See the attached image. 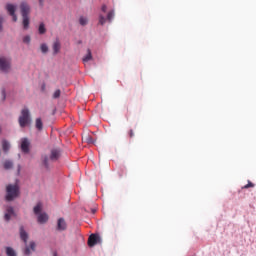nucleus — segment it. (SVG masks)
Masks as SVG:
<instances>
[{
  "label": "nucleus",
  "instance_id": "10",
  "mask_svg": "<svg viewBox=\"0 0 256 256\" xmlns=\"http://www.w3.org/2000/svg\"><path fill=\"white\" fill-rule=\"evenodd\" d=\"M67 229V222L64 218H59L57 222V231H65Z\"/></svg>",
  "mask_w": 256,
  "mask_h": 256
},
{
  "label": "nucleus",
  "instance_id": "15",
  "mask_svg": "<svg viewBox=\"0 0 256 256\" xmlns=\"http://www.w3.org/2000/svg\"><path fill=\"white\" fill-rule=\"evenodd\" d=\"M93 59V55L91 54V49L87 50L86 56L83 58L84 63H87Z\"/></svg>",
  "mask_w": 256,
  "mask_h": 256
},
{
  "label": "nucleus",
  "instance_id": "4",
  "mask_svg": "<svg viewBox=\"0 0 256 256\" xmlns=\"http://www.w3.org/2000/svg\"><path fill=\"white\" fill-rule=\"evenodd\" d=\"M11 58L7 56H0V71L3 73H9L11 71Z\"/></svg>",
  "mask_w": 256,
  "mask_h": 256
},
{
  "label": "nucleus",
  "instance_id": "26",
  "mask_svg": "<svg viewBox=\"0 0 256 256\" xmlns=\"http://www.w3.org/2000/svg\"><path fill=\"white\" fill-rule=\"evenodd\" d=\"M61 97V90L57 89L54 93H53V99H59Z\"/></svg>",
  "mask_w": 256,
  "mask_h": 256
},
{
  "label": "nucleus",
  "instance_id": "37",
  "mask_svg": "<svg viewBox=\"0 0 256 256\" xmlns=\"http://www.w3.org/2000/svg\"><path fill=\"white\" fill-rule=\"evenodd\" d=\"M0 31H3V24H0Z\"/></svg>",
  "mask_w": 256,
  "mask_h": 256
},
{
  "label": "nucleus",
  "instance_id": "12",
  "mask_svg": "<svg viewBox=\"0 0 256 256\" xmlns=\"http://www.w3.org/2000/svg\"><path fill=\"white\" fill-rule=\"evenodd\" d=\"M49 221V216L46 213H40L38 215V223H47Z\"/></svg>",
  "mask_w": 256,
  "mask_h": 256
},
{
  "label": "nucleus",
  "instance_id": "24",
  "mask_svg": "<svg viewBox=\"0 0 256 256\" xmlns=\"http://www.w3.org/2000/svg\"><path fill=\"white\" fill-rule=\"evenodd\" d=\"M4 169H13V163L10 160L4 162Z\"/></svg>",
  "mask_w": 256,
  "mask_h": 256
},
{
  "label": "nucleus",
  "instance_id": "5",
  "mask_svg": "<svg viewBox=\"0 0 256 256\" xmlns=\"http://www.w3.org/2000/svg\"><path fill=\"white\" fill-rule=\"evenodd\" d=\"M97 243H101V237L99 236V234H91L88 238L89 247H95Z\"/></svg>",
  "mask_w": 256,
  "mask_h": 256
},
{
  "label": "nucleus",
  "instance_id": "23",
  "mask_svg": "<svg viewBox=\"0 0 256 256\" xmlns=\"http://www.w3.org/2000/svg\"><path fill=\"white\" fill-rule=\"evenodd\" d=\"M113 17H115V11L111 10L107 14V20L109 21V23H111V21H113Z\"/></svg>",
  "mask_w": 256,
  "mask_h": 256
},
{
  "label": "nucleus",
  "instance_id": "14",
  "mask_svg": "<svg viewBox=\"0 0 256 256\" xmlns=\"http://www.w3.org/2000/svg\"><path fill=\"white\" fill-rule=\"evenodd\" d=\"M2 149L5 153H9V149H11V144L7 140L2 141Z\"/></svg>",
  "mask_w": 256,
  "mask_h": 256
},
{
  "label": "nucleus",
  "instance_id": "2",
  "mask_svg": "<svg viewBox=\"0 0 256 256\" xmlns=\"http://www.w3.org/2000/svg\"><path fill=\"white\" fill-rule=\"evenodd\" d=\"M20 10L23 19V27L24 29H29V13H31V7H29V4H27V2H22L20 4Z\"/></svg>",
  "mask_w": 256,
  "mask_h": 256
},
{
  "label": "nucleus",
  "instance_id": "29",
  "mask_svg": "<svg viewBox=\"0 0 256 256\" xmlns=\"http://www.w3.org/2000/svg\"><path fill=\"white\" fill-rule=\"evenodd\" d=\"M85 141L88 142L89 144L93 143V138L91 136H86Z\"/></svg>",
  "mask_w": 256,
  "mask_h": 256
},
{
  "label": "nucleus",
  "instance_id": "1",
  "mask_svg": "<svg viewBox=\"0 0 256 256\" xmlns=\"http://www.w3.org/2000/svg\"><path fill=\"white\" fill-rule=\"evenodd\" d=\"M19 184H9L6 186V201H14L20 195Z\"/></svg>",
  "mask_w": 256,
  "mask_h": 256
},
{
  "label": "nucleus",
  "instance_id": "18",
  "mask_svg": "<svg viewBox=\"0 0 256 256\" xmlns=\"http://www.w3.org/2000/svg\"><path fill=\"white\" fill-rule=\"evenodd\" d=\"M6 255L17 256V253H15V250L12 247H6Z\"/></svg>",
  "mask_w": 256,
  "mask_h": 256
},
{
  "label": "nucleus",
  "instance_id": "11",
  "mask_svg": "<svg viewBox=\"0 0 256 256\" xmlns=\"http://www.w3.org/2000/svg\"><path fill=\"white\" fill-rule=\"evenodd\" d=\"M52 49H53V55H57L61 51V42L59 41V39H56L53 42Z\"/></svg>",
  "mask_w": 256,
  "mask_h": 256
},
{
  "label": "nucleus",
  "instance_id": "34",
  "mask_svg": "<svg viewBox=\"0 0 256 256\" xmlns=\"http://www.w3.org/2000/svg\"><path fill=\"white\" fill-rule=\"evenodd\" d=\"M30 248L32 249V251H35V242L30 243Z\"/></svg>",
  "mask_w": 256,
  "mask_h": 256
},
{
  "label": "nucleus",
  "instance_id": "9",
  "mask_svg": "<svg viewBox=\"0 0 256 256\" xmlns=\"http://www.w3.org/2000/svg\"><path fill=\"white\" fill-rule=\"evenodd\" d=\"M30 145H31V143L29 142V140L27 138L21 139V150L23 151V153H29Z\"/></svg>",
  "mask_w": 256,
  "mask_h": 256
},
{
  "label": "nucleus",
  "instance_id": "38",
  "mask_svg": "<svg viewBox=\"0 0 256 256\" xmlns=\"http://www.w3.org/2000/svg\"><path fill=\"white\" fill-rule=\"evenodd\" d=\"M53 256H57V252H54V253H53Z\"/></svg>",
  "mask_w": 256,
  "mask_h": 256
},
{
  "label": "nucleus",
  "instance_id": "20",
  "mask_svg": "<svg viewBox=\"0 0 256 256\" xmlns=\"http://www.w3.org/2000/svg\"><path fill=\"white\" fill-rule=\"evenodd\" d=\"M36 129H38V131L43 129V121H41V118L36 119Z\"/></svg>",
  "mask_w": 256,
  "mask_h": 256
},
{
  "label": "nucleus",
  "instance_id": "32",
  "mask_svg": "<svg viewBox=\"0 0 256 256\" xmlns=\"http://www.w3.org/2000/svg\"><path fill=\"white\" fill-rule=\"evenodd\" d=\"M101 11L103 12V13H107V5H102V7H101Z\"/></svg>",
  "mask_w": 256,
  "mask_h": 256
},
{
  "label": "nucleus",
  "instance_id": "33",
  "mask_svg": "<svg viewBox=\"0 0 256 256\" xmlns=\"http://www.w3.org/2000/svg\"><path fill=\"white\" fill-rule=\"evenodd\" d=\"M39 5H40V7H44L45 6V0H39Z\"/></svg>",
  "mask_w": 256,
  "mask_h": 256
},
{
  "label": "nucleus",
  "instance_id": "8",
  "mask_svg": "<svg viewBox=\"0 0 256 256\" xmlns=\"http://www.w3.org/2000/svg\"><path fill=\"white\" fill-rule=\"evenodd\" d=\"M11 217H15V210L13 209V207L8 206L4 214V219L5 221H11Z\"/></svg>",
  "mask_w": 256,
  "mask_h": 256
},
{
  "label": "nucleus",
  "instance_id": "25",
  "mask_svg": "<svg viewBox=\"0 0 256 256\" xmlns=\"http://www.w3.org/2000/svg\"><path fill=\"white\" fill-rule=\"evenodd\" d=\"M107 19L102 14L99 15V25H105Z\"/></svg>",
  "mask_w": 256,
  "mask_h": 256
},
{
  "label": "nucleus",
  "instance_id": "30",
  "mask_svg": "<svg viewBox=\"0 0 256 256\" xmlns=\"http://www.w3.org/2000/svg\"><path fill=\"white\" fill-rule=\"evenodd\" d=\"M24 253L25 255H31V249H29V247H26Z\"/></svg>",
  "mask_w": 256,
  "mask_h": 256
},
{
  "label": "nucleus",
  "instance_id": "22",
  "mask_svg": "<svg viewBox=\"0 0 256 256\" xmlns=\"http://www.w3.org/2000/svg\"><path fill=\"white\" fill-rule=\"evenodd\" d=\"M42 205L41 203H38L35 207H34V213L35 215H39V213H41V209H42Z\"/></svg>",
  "mask_w": 256,
  "mask_h": 256
},
{
  "label": "nucleus",
  "instance_id": "21",
  "mask_svg": "<svg viewBox=\"0 0 256 256\" xmlns=\"http://www.w3.org/2000/svg\"><path fill=\"white\" fill-rule=\"evenodd\" d=\"M40 51L42 52V53H49V46H47V44H41L40 45Z\"/></svg>",
  "mask_w": 256,
  "mask_h": 256
},
{
  "label": "nucleus",
  "instance_id": "36",
  "mask_svg": "<svg viewBox=\"0 0 256 256\" xmlns=\"http://www.w3.org/2000/svg\"><path fill=\"white\" fill-rule=\"evenodd\" d=\"M0 24H3V17L0 16Z\"/></svg>",
  "mask_w": 256,
  "mask_h": 256
},
{
  "label": "nucleus",
  "instance_id": "17",
  "mask_svg": "<svg viewBox=\"0 0 256 256\" xmlns=\"http://www.w3.org/2000/svg\"><path fill=\"white\" fill-rule=\"evenodd\" d=\"M38 31L40 35H45V33H47V29L45 28L44 23H40Z\"/></svg>",
  "mask_w": 256,
  "mask_h": 256
},
{
  "label": "nucleus",
  "instance_id": "7",
  "mask_svg": "<svg viewBox=\"0 0 256 256\" xmlns=\"http://www.w3.org/2000/svg\"><path fill=\"white\" fill-rule=\"evenodd\" d=\"M59 157H61V150L54 148L50 152V161H58Z\"/></svg>",
  "mask_w": 256,
  "mask_h": 256
},
{
  "label": "nucleus",
  "instance_id": "19",
  "mask_svg": "<svg viewBox=\"0 0 256 256\" xmlns=\"http://www.w3.org/2000/svg\"><path fill=\"white\" fill-rule=\"evenodd\" d=\"M79 23H80V25H82V27H85V25H87L89 23V20L87 19V17L81 16L79 18Z\"/></svg>",
  "mask_w": 256,
  "mask_h": 256
},
{
  "label": "nucleus",
  "instance_id": "31",
  "mask_svg": "<svg viewBox=\"0 0 256 256\" xmlns=\"http://www.w3.org/2000/svg\"><path fill=\"white\" fill-rule=\"evenodd\" d=\"M128 135H129L130 139H132V137H135V132L133 130H130L128 132Z\"/></svg>",
  "mask_w": 256,
  "mask_h": 256
},
{
  "label": "nucleus",
  "instance_id": "28",
  "mask_svg": "<svg viewBox=\"0 0 256 256\" xmlns=\"http://www.w3.org/2000/svg\"><path fill=\"white\" fill-rule=\"evenodd\" d=\"M251 187H255V184H253L251 181H248V184H246L245 186H243V189H249Z\"/></svg>",
  "mask_w": 256,
  "mask_h": 256
},
{
  "label": "nucleus",
  "instance_id": "6",
  "mask_svg": "<svg viewBox=\"0 0 256 256\" xmlns=\"http://www.w3.org/2000/svg\"><path fill=\"white\" fill-rule=\"evenodd\" d=\"M16 7L13 4H7L6 5V11L9 13V15L12 17L14 22H17V15L15 14Z\"/></svg>",
  "mask_w": 256,
  "mask_h": 256
},
{
  "label": "nucleus",
  "instance_id": "3",
  "mask_svg": "<svg viewBox=\"0 0 256 256\" xmlns=\"http://www.w3.org/2000/svg\"><path fill=\"white\" fill-rule=\"evenodd\" d=\"M18 123L22 128L27 127V125H31V114L28 108L22 109L21 115L18 119Z\"/></svg>",
  "mask_w": 256,
  "mask_h": 256
},
{
  "label": "nucleus",
  "instance_id": "39",
  "mask_svg": "<svg viewBox=\"0 0 256 256\" xmlns=\"http://www.w3.org/2000/svg\"><path fill=\"white\" fill-rule=\"evenodd\" d=\"M92 213H96V210H95V209H93V210H92Z\"/></svg>",
  "mask_w": 256,
  "mask_h": 256
},
{
  "label": "nucleus",
  "instance_id": "27",
  "mask_svg": "<svg viewBox=\"0 0 256 256\" xmlns=\"http://www.w3.org/2000/svg\"><path fill=\"white\" fill-rule=\"evenodd\" d=\"M23 43L29 45L31 43V36H24Z\"/></svg>",
  "mask_w": 256,
  "mask_h": 256
},
{
  "label": "nucleus",
  "instance_id": "16",
  "mask_svg": "<svg viewBox=\"0 0 256 256\" xmlns=\"http://www.w3.org/2000/svg\"><path fill=\"white\" fill-rule=\"evenodd\" d=\"M42 163L45 169H49V157L47 155L42 156Z\"/></svg>",
  "mask_w": 256,
  "mask_h": 256
},
{
  "label": "nucleus",
  "instance_id": "35",
  "mask_svg": "<svg viewBox=\"0 0 256 256\" xmlns=\"http://www.w3.org/2000/svg\"><path fill=\"white\" fill-rule=\"evenodd\" d=\"M2 97H3V101H5V99H6L5 89H2Z\"/></svg>",
  "mask_w": 256,
  "mask_h": 256
},
{
  "label": "nucleus",
  "instance_id": "13",
  "mask_svg": "<svg viewBox=\"0 0 256 256\" xmlns=\"http://www.w3.org/2000/svg\"><path fill=\"white\" fill-rule=\"evenodd\" d=\"M20 238L24 243H27V239H29V235L25 232V228H23V226L20 227Z\"/></svg>",
  "mask_w": 256,
  "mask_h": 256
}]
</instances>
